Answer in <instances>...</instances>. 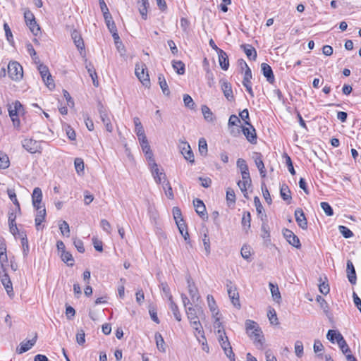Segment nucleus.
Here are the masks:
<instances>
[{
  "label": "nucleus",
  "mask_w": 361,
  "mask_h": 361,
  "mask_svg": "<svg viewBox=\"0 0 361 361\" xmlns=\"http://www.w3.org/2000/svg\"><path fill=\"white\" fill-rule=\"evenodd\" d=\"M185 312L191 326L195 331V336L197 337V336L200 335L206 341L203 327L200 322V319L203 320L205 319V314L202 308L195 305V307H188L186 308Z\"/></svg>",
  "instance_id": "1"
},
{
  "label": "nucleus",
  "mask_w": 361,
  "mask_h": 361,
  "mask_svg": "<svg viewBox=\"0 0 361 361\" xmlns=\"http://www.w3.org/2000/svg\"><path fill=\"white\" fill-rule=\"evenodd\" d=\"M245 329L249 336L254 339V343L258 348H262L264 338L262 329L257 322L247 319L245 321Z\"/></svg>",
  "instance_id": "2"
},
{
  "label": "nucleus",
  "mask_w": 361,
  "mask_h": 361,
  "mask_svg": "<svg viewBox=\"0 0 361 361\" xmlns=\"http://www.w3.org/2000/svg\"><path fill=\"white\" fill-rule=\"evenodd\" d=\"M8 111L13 126L18 128L20 124L18 115L24 113L22 104L18 100H16L13 103L8 105Z\"/></svg>",
  "instance_id": "3"
},
{
  "label": "nucleus",
  "mask_w": 361,
  "mask_h": 361,
  "mask_svg": "<svg viewBox=\"0 0 361 361\" xmlns=\"http://www.w3.org/2000/svg\"><path fill=\"white\" fill-rule=\"evenodd\" d=\"M8 74L10 78L19 81L23 76V70L21 65L17 61H11L7 66Z\"/></svg>",
  "instance_id": "4"
},
{
  "label": "nucleus",
  "mask_w": 361,
  "mask_h": 361,
  "mask_svg": "<svg viewBox=\"0 0 361 361\" xmlns=\"http://www.w3.org/2000/svg\"><path fill=\"white\" fill-rule=\"evenodd\" d=\"M147 70L146 65L143 63H137L135 65V73L139 80L145 86H148L150 83L149 75L145 73Z\"/></svg>",
  "instance_id": "5"
},
{
  "label": "nucleus",
  "mask_w": 361,
  "mask_h": 361,
  "mask_svg": "<svg viewBox=\"0 0 361 361\" xmlns=\"http://www.w3.org/2000/svg\"><path fill=\"white\" fill-rule=\"evenodd\" d=\"M37 69L41 75V77L47 85V87L49 89H54L55 87V85L54 83V80L52 79V77L51 74L49 73V69L47 66L40 63L37 66Z\"/></svg>",
  "instance_id": "6"
},
{
  "label": "nucleus",
  "mask_w": 361,
  "mask_h": 361,
  "mask_svg": "<svg viewBox=\"0 0 361 361\" xmlns=\"http://www.w3.org/2000/svg\"><path fill=\"white\" fill-rule=\"evenodd\" d=\"M226 288L228 297L232 304L238 309L240 308V303L239 300V294L237 291V288L232 284L231 281H226Z\"/></svg>",
  "instance_id": "7"
},
{
  "label": "nucleus",
  "mask_w": 361,
  "mask_h": 361,
  "mask_svg": "<svg viewBox=\"0 0 361 361\" xmlns=\"http://www.w3.org/2000/svg\"><path fill=\"white\" fill-rule=\"evenodd\" d=\"M186 280L188 283V292L191 298L192 302L195 304L199 301L200 298V295L198 293L197 288L196 287L190 275L188 274L186 276Z\"/></svg>",
  "instance_id": "8"
},
{
  "label": "nucleus",
  "mask_w": 361,
  "mask_h": 361,
  "mask_svg": "<svg viewBox=\"0 0 361 361\" xmlns=\"http://www.w3.org/2000/svg\"><path fill=\"white\" fill-rule=\"evenodd\" d=\"M149 166L151 169L152 174L156 181L157 183L159 184L163 183H165L166 181V176L165 173L164 172V170L162 169L160 171L158 168V165L156 162L149 163Z\"/></svg>",
  "instance_id": "9"
},
{
  "label": "nucleus",
  "mask_w": 361,
  "mask_h": 361,
  "mask_svg": "<svg viewBox=\"0 0 361 361\" xmlns=\"http://www.w3.org/2000/svg\"><path fill=\"white\" fill-rule=\"evenodd\" d=\"M98 111L100 115L101 120L104 125L105 126L106 130L111 133L113 131V126L111 123L110 118L106 112V111L104 109L103 105L99 102L98 105Z\"/></svg>",
  "instance_id": "10"
},
{
  "label": "nucleus",
  "mask_w": 361,
  "mask_h": 361,
  "mask_svg": "<svg viewBox=\"0 0 361 361\" xmlns=\"http://www.w3.org/2000/svg\"><path fill=\"white\" fill-rule=\"evenodd\" d=\"M283 235L288 243L296 248L300 247L301 245L298 237L293 231L288 228L283 230Z\"/></svg>",
  "instance_id": "11"
},
{
  "label": "nucleus",
  "mask_w": 361,
  "mask_h": 361,
  "mask_svg": "<svg viewBox=\"0 0 361 361\" xmlns=\"http://www.w3.org/2000/svg\"><path fill=\"white\" fill-rule=\"evenodd\" d=\"M22 145L27 152L32 154L39 152L41 148L39 142L32 139H25L23 140Z\"/></svg>",
  "instance_id": "12"
},
{
  "label": "nucleus",
  "mask_w": 361,
  "mask_h": 361,
  "mask_svg": "<svg viewBox=\"0 0 361 361\" xmlns=\"http://www.w3.org/2000/svg\"><path fill=\"white\" fill-rule=\"evenodd\" d=\"M37 334L35 333V336L31 340L24 341L20 343V346L16 348V352L18 354H22L28 351L32 348V346L35 345L37 342Z\"/></svg>",
  "instance_id": "13"
},
{
  "label": "nucleus",
  "mask_w": 361,
  "mask_h": 361,
  "mask_svg": "<svg viewBox=\"0 0 361 361\" xmlns=\"http://www.w3.org/2000/svg\"><path fill=\"white\" fill-rule=\"evenodd\" d=\"M252 78V71L250 68H247L245 71L244 78L243 80V85L246 88V90L249 93V94L253 97L254 93L252 89L251 80Z\"/></svg>",
  "instance_id": "14"
},
{
  "label": "nucleus",
  "mask_w": 361,
  "mask_h": 361,
  "mask_svg": "<svg viewBox=\"0 0 361 361\" xmlns=\"http://www.w3.org/2000/svg\"><path fill=\"white\" fill-rule=\"evenodd\" d=\"M248 126L250 127H242V131L244 135L246 137L247 140L250 143L255 144L257 142V134L255 132V129L251 124Z\"/></svg>",
  "instance_id": "15"
},
{
  "label": "nucleus",
  "mask_w": 361,
  "mask_h": 361,
  "mask_svg": "<svg viewBox=\"0 0 361 361\" xmlns=\"http://www.w3.org/2000/svg\"><path fill=\"white\" fill-rule=\"evenodd\" d=\"M261 72L263 74V75L266 78L267 82H269L270 84H273L274 82V75L271 67L269 64L266 63H262L261 64Z\"/></svg>",
  "instance_id": "16"
},
{
  "label": "nucleus",
  "mask_w": 361,
  "mask_h": 361,
  "mask_svg": "<svg viewBox=\"0 0 361 361\" xmlns=\"http://www.w3.org/2000/svg\"><path fill=\"white\" fill-rule=\"evenodd\" d=\"M180 149L182 154L185 159L189 161L190 163L194 162V154L189 144L186 142H182L180 145Z\"/></svg>",
  "instance_id": "17"
},
{
  "label": "nucleus",
  "mask_w": 361,
  "mask_h": 361,
  "mask_svg": "<svg viewBox=\"0 0 361 361\" xmlns=\"http://www.w3.org/2000/svg\"><path fill=\"white\" fill-rule=\"evenodd\" d=\"M295 221L298 225L303 230L307 228V221L302 209L298 208L295 211Z\"/></svg>",
  "instance_id": "18"
},
{
  "label": "nucleus",
  "mask_w": 361,
  "mask_h": 361,
  "mask_svg": "<svg viewBox=\"0 0 361 361\" xmlns=\"http://www.w3.org/2000/svg\"><path fill=\"white\" fill-rule=\"evenodd\" d=\"M193 204L195 209V212L201 218H202L203 219L204 218H207L205 205L201 200L195 199L193 201Z\"/></svg>",
  "instance_id": "19"
},
{
  "label": "nucleus",
  "mask_w": 361,
  "mask_h": 361,
  "mask_svg": "<svg viewBox=\"0 0 361 361\" xmlns=\"http://www.w3.org/2000/svg\"><path fill=\"white\" fill-rule=\"evenodd\" d=\"M220 82L221 84V90L224 92L225 97L228 101L233 100L234 97H233V94L231 85L228 82H227L226 80H221L220 81Z\"/></svg>",
  "instance_id": "20"
},
{
  "label": "nucleus",
  "mask_w": 361,
  "mask_h": 361,
  "mask_svg": "<svg viewBox=\"0 0 361 361\" xmlns=\"http://www.w3.org/2000/svg\"><path fill=\"white\" fill-rule=\"evenodd\" d=\"M172 212H173V216L174 220L176 221V224L178 228V230H181V228L183 230L184 224H185L182 217V213H181L180 209L178 207H174L172 209Z\"/></svg>",
  "instance_id": "21"
},
{
  "label": "nucleus",
  "mask_w": 361,
  "mask_h": 361,
  "mask_svg": "<svg viewBox=\"0 0 361 361\" xmlns=\"http://www.w3.org/2000/svg\"><path fill=\"white\" fill-rule=\"evenodd\" d=\"M220 345L228 358H229L231 361H235V354L233 352L227 336H225V341L221 342V344Z\"/></svg>",
  "instance_id": "22"
},
{
  "label": "nucleus",
  "mask_w": 361,
  "mask_h": 361,
  "mask_svg": "<svg viewBox=\"0 0 361 361\" xmlns=\"http://www.w3.org/2000/svg\"><path fill=\"white\" fill-rule=\"evenodd\" d=\"M71 37L78 49L82 51L85 49V44L80 33L76 30H73L71 32Z\"/></svg>",
  "instance_id": "23"
},
{
  "label": "nucleus",
  "mask_w": 361,
  "mask_h": 361,
  "mask_svg": "<svg viewBox=\"0 0 361 361\" xmlns=\"http://www.w3.org/2000/svg\"><path fill=\"white\" fill-rule=\"evenodd\" d=\"M219 62L224 71H227L229 67V61L227 54L224 50L218 51Z\"/></svg>",
  "instance_id": "24"
},
{
  "label": "nucleus",
  "mask_w": 361,
  "mask_h": 361,
  "mask_svg": "<svg viewBox=\"0 0 361 361\" xmlns=\"http://www.w3.org/2000/svg\"><path fill=\"white\" fill-rule=\"evenodd\" d=\"M240 48L243 49L247 58L250 60L255 61L257 59V51L256 49L250 44H242Z\"/></svg>",
  "instance_id": "25"
},
{
  "label": "nucleus",
  "mask_w": 361,
  "mask_h": 361,
  "mask_svg": "<svg viewBox=\"0 0 361 361\" xmlns=\"http://www.w3.org/2000/svg\"><path fill=\"white\" fill-rule=\"evenodd\" d=\"M37 210V215L35 217V225L37 229H39V226L44 221L46 216V209L45 207H35Z\"/></svg>",
  "instance_id": "26"
},
{
  "label": "nucleus",
  "mask_w": 361,
  "mask_h": 361,
  "mask_svg": "<svg viewBox=\"0 0 361 361\" xmlns=\"http://www.w3.org/2000/svg\"><path fill=\"white\" fill-rule=\"evenodd\" d=\"M32 199L34 207H40L39 204L42 200V192L39 188L37 187L34 188L32 195Z\"/></svg>",
  "instance_id": "27"
},
{
  "label": "nucleus",
  "mask_w": 361,
  "mask_h": 361,
  "mask_svg": "<svg viewBox=\"0 0 361 361\" xmlns=\"http://www.w3.org/2000/svg\"><path fill=\"white\" fill-rule=\"evenodd\" d=\"M280 195L284 201H287L288 204L290 203V200H292V197L290 195V190L287 185L283 184L281 186Z\"/></svg>",
  "instance_id": "28"
},
{
  "label": "nucleus",
  "mask_w": 361,
  "mask_h": 361,
  "mask_svg": "<svg viewBox=\"0 0 361 361\" xmlns=\"http://www.w3.org/2000/svg\"><path fill=\"white\" fill-rule=\"evenodd\" d=\"M208 306L210 310V311L213 314V317H216V315H218L219 314V311L218 310V307L216 304V301L214 298V297L212 295H208L207 297Z\"/></svg>",
  "instance_id": "29"
},
{
  "label": "nucleus",
  "mask_w": 361,
  "mask_h": 361,
  "mask_svg": "<svg viewBox=\"0 0 361 361\" xmlns=\"http://www.w3.org/2000/svg\"><path fill=\"white\" fill-rule=\"evenodd\" d=\"M158 80L163 94L166 96H169L170 90L163 74L158 75Z\"/></svg>",
  "instance_id": "30"
},
{
  "label": "nucleus",
  "mask_w": 361,
  "mask_h": 361,
  "mask_svg": "<svg viewBox=\"0 0 361 361\" xmlns=\"http://www.w3.org/2000/svg\"><path fill=\"white\" fill-rule=\"evenodd\" d=\"M269 286L270 287L273 300L276 302H279L281 300V296L278 286L272 283H269Z\"/></svg>",
  "instance_id": "31"
},
{
  "label": "nucleus",
  "mask_w": 361,
  "mask_h": 361,
  "mask_svg": "<svg viewBox=\"0 0 361 361\" xmlns=\"http://www.w3.org/2000/svg\"><path fill=\"white\" fill-rule=\"evenodd\" d=\"M319 281V283L318 286L320 293L323 295H327L330 290L327 278L325 276L324 280L323 281L322 278L320 277Z\"/></svg>",
  "instance_id": "32"
},
{
  "label": "nucleus",
  "mask_w": 361,
  "mask_h": 361,
  "mask_svg": "<svg viewBox=\"0 0 361 361\" xmlns=\"http://www.w3.org/2000/svg\"><path fill=\"white\" fill-rule=\"evenodd\" d=\"M250 222H251V214L249 212H244L242 217L241 224L243 228L247 232V230L250 228Z\"/></svg>",
  "instance_id": "33"
},
{
  "label": "nucleus",
  "mask_w": 361,
  "mask_h": 361,
  "mask_svg": "<svg viewBox=\"0 0 361 361\" xmlns=\"http://www.w3.org/2000/svg\"><path fill=\"white\" fill-rule=\"evenodd\" d=\"M341 336H342V334L340 332L330 329L327 332L326 338L331 343H334L335 341L337 342V341H339Z\"/></svg>",
  "instance_id": "34"
},
{
  "label": "nucleus",
  "mask_w": 361,
  "mask_h": 361,
  "mask_svg": "<svg viewBox=\"0 0 361 361\" xmlns=\"http://www.w3.org/2000/svg\"><path fill=\"white\" fill-rule=\"evenodd\" d=\"M154 338L156 341V344H157V348L161 352H165V350H166V349L164 348L165 342H164V340L162 336L161 335V334L159 332L155 333Z\"/></svg>",
  "instance_id": "35"
},
{
  "label": "nucleus",
  "mask_w": 361,
  "mask_h": 361,
  "mask_svg": "<svg viewBox=\"0 0 361 361\" xmlns=\"http://www.w3.org/2000/svg\"><path fill=\"white\" fill-rule=\"evenodd\" d=\"M172 66L179 75L185 73V64L181 61H173Z\"/></svg>",
  "instance_id": "36"
},
{
  "label": "nucleus",
  "mask_w": 361,
  "mask_h": 361,
  "mask_svg": "<svg viewBox=\"0 0 361 361\" xmlns=\"http://www.w3.org/2000/svg\"><path fill=\"white\" fill-rule=\"evenodd\" d=\"M337 343L339 345V348H341L343 354L348 355V353H350V349L348 347L343 336H341V337H339V341H337Z\"/></svg>",
  "instance_id": "37"
},
{
  "label": "nucleus",
  "mask_w": 361,
  "mask_h": 361,
  "mask_svg": "<svg viewBox=\"0 0 361 361\" xmlns=\"http://www.w3.org/2000/svg\"><path fill=\"white\" fill-rule=\"evenodd\" d=\"M202 112L206 121L209 122L214 121L213 114L207 106L203 105L202 106Z\"/></svg>",
  "instance_id": "38"
},
{
  "label": "nucleus",
  "mask_w": 361,
  "mask_h": 361,
  "mask_svg": "<svg viewBox=\"0 0 361 361\" xmlns=\"http://www.w3.org/2000/svg\"><path fill=\"white\" fill-rule=\"evenodd\" d=\"M261 189L263 197L268 204H271L272 202L270 193L264 182L261 183Z\"/></svg>",
  "instance_id": "39"
},
{
  "label": "nucleus",
  "mask_w": 361,
  "mask_h": 361,
  "mask_svg": "<svg viewBox=\"0 0 361 361\" xmlns=\"http://www.w3.org/2000/svg\"><path fill=\"white\" fill-rule=\"evenodd\" d=\"M169 302H170V308L173 312V316L175 317V318L177 321L180 322L181 320V314L179 312L178 305L173 302V300H171Z\"/></svg>",
  "instance_id": "40"
},
{
  "label": "nucleus",
  "mask_w": 361,
  "mask_h": 361,
  "mask_svg": "<svg viewBox=\"0 0 361 361\" xmlns=\"http://www.w3.org/2000/svg\"><path fill=\"white\" fill-rule=\"evenodd\" d=\"M262 238L265 240H270V233H269V227L267 223L263 222L262 224Z\"/></svg>",
  "instance_id": "41"
},
{
  "label": "nucleus",
  "mask_w": 361,
  "mask_h": 361,
  "mask_svg": "<svg viewBox=\"0 0 361 361\" xmlns=\"http://www.w3.org/2000/svg\"><path fill=\"white\" fill-rule=\"evenodd\" d=\"M267 317L269 320L271 324L277 325L279 324L278 317L276 315V312L274 308H270L267 312Z\"/></svg>",
  "instance_id": "42"
},
{
  "label": "nucleus",
  "mask_w": 361,
  "mask_h": 361,
  "mask_svg": "<svg viewBox=\"0 0 361 361\" xmlns=\"http://www.w3.org/2000/svg\"><path fill=\"white\" fill-rule=\"evenodd\" d=\"M9 159L8 156L0 151V169H7L9 166Z\"/></svg>",
  "instance_id": "43"
},
{
  "label": "nucleus",
  "mask_w": 361,
  "mask_h": 361,
  "mask_svg": "<svg viewBox=\"0 0 361 361\" xmlns=\"http://www.w3.org/2000/svg\"><path fill=\"white\" fill-rule=\"evenodd\" d=\"M104 18L106 25L109 32L110 31H116V27L114 23V21L112 19L111 15H109V16L107 15L106 16H104Z\"/></svg>",
  "instance_id": "44"
},
{
  "label": "nucleus",
  "mask_w": 361,
  "mask_h": 361,
  "mask_svg": "<svg viewBox=\"0 0 361 361\" xmlns=\"http://www.w3.org/2000/svg\"><path fill=\"white\" fill-rule=\"evenodd\" d=\"M162 184H163V189L164 190L165 194L168 197V198H169L171 200L173 199L174 196H173L172 188L170 185V183L166 180V181H165L164 183L163 182Z\"/></svg>",
  "instance_id": "45"
},
{
  "label": "nucleus",
  "mask_w": 361,
  "mask_h": 361,
  "mask_svg": "<svg viewBox=\"0 0 361 361\" xmlns=\"http://www.w3.org/2000/svg\"><path fill=\"white\" fill-rule=\"evenodd\" d=\"M26 25L29 27L30 31L34 35L37 36L38 35L40 30V27L37 24L35 19L34 20V21L32 20V22L30 21L27 23Z\"/></svg>",
  "instance_id": "46"
},
{
  "label": "nucleus",
  "mask_w": 361,
  "mask_h": 361,
  "mask_svg": "<svg viewBox=\"0 0 361 361\" xmlns=\"http://www.w3.org/2000/svg\"><path fill=\"white\" fill-rule=\"evenodd\" d=\"M61 259L68 265L73 264L74 259L72 257V255L68 252H66L65 250H63L61 254Z\"/></svg>",
  "instance_id": "47"
},
{
  "label": "nucleus",
  "mask_w": 361,
  "mask_h": 361,
  "mask_svg": "<svg viewBox=\"0 0 361 361\" xmlns=\"http://www.w3.org/2000/svg\"><path fill=\"white\" fill-rule=\"evenodd\" d=\"M199 152L202 156H205L207 153V144L204 138L199 140Z\"/></svg>",
  "instance_id": "48"
},
{
  "label": "nucleus",
  "mask_w": 361,
  "mask_h": 361,
  "mask_svg": "<svg viewBox=\"0 0 361 361\" xmlns=\"http://www.w3.org/2000/svg\"><path fill=\"white\" fill-rule=\"evenodd\" d=\"M19 236L20 238L21 244L23 248V252L26 254V252L29 251V245L27 235L25 233L22 232L21 233H19Z\"/></svg>",
  "instance_id": "49"
},
{
  "label": "nucleus",
  "mask_w": 361,
  "mask_h": 361,
  "mask_svg": "<svg viewBox=\"0 0 361 361\" xmlns=\"http://www.w3.org/2000/svg\"><path fill=\"white\" fill-rule=\"evenodd\" d=\"M183 102L185 106L190 109H193L195 106L192 98L187 94L183 95Z\"/></svg>",
  "instance_id": "50"
},
{
  "label": "nucleus",
  "mask_w": 361,
  "mask_h": 361,
  "mask_svg": "<svg viewBox=\"0 0 361 361\" xmlns=\"http://www.w3.org/2000/svg\"><path fill=\"white\" fill-rule=\"evenodd\" d=\"M160 288H161L163 293H164L165 296L169 299V300H173V297L171 294L170 288L168 284L165 282H161L160 284Z\"/></svg>",
  "instance_id": "51"
},
{
  "label": "nucleus",
  "mask_w": 361,
  "mask_h": 361,
  "mask_svg": "<svg viewBox=\"0 0 361 361\" xmlns=\"http://www.w3.org/2000/svg\"><path fill=\"white\" fill-rule=\"evenodd\" d=\"M321 207L327 216H331L334 215V210L328 202H321Z\"/></svg>",
  "instance_id": "52"
},
{
  "label": "nucleus",
  "mask_w": 361,
  "mask_h": 361,
  "mask_svg": "<svg viewBox=\"0 0 361 361\" xmlns=\"http://www.w3.org/2000/svg\"><path fill=\"white\" fill-rule=\"evenodd\" d=\"M134 123H135V133L137 135L145 133L143 126L138 118H137V117L134 118Z\"/></svg>",
  "instance_id": "53"
},
{
  "label": "nucleus",
  "mask_w": 361,
  "mask_h": 361,
  "mask_svg": "<svg viewBox=\"0 0 361 361\" xmlns=\"http://www.w3.org/2000/svg\"><path fill=\"white\" fill-rule=\"evenodd\" d=\"M8 195L11 200L16 206V209L20 212V204L17 200L16 195L14 190H8Z\"/></svg>",
  "instance_id": "54"
},
{
  "label": "nucleus",
  "mask_w": 361,
  "mask_h": 361,
  "mask_svg": "<svg viewBox=\"0 0 361 361\" xmlns=\"http://www.w3.org/2000/svg\"><path fill=\"white\" fill-rule=\"evenodd\" d=\"M338 231L345 238H349L353 235V232L345 226H339Z\"/></svg>",
  "instance_id": "55"
},
{
  "label": "nucleus",
  "mask_w": 361,
  "mask_h": 361,
  "mask_svg": "<svg viewBox=\"0 0 361 361\" xmlns=\"http://www.w3.org/2000/svg\"><path fill=\"white\" fill-rule=\"evenodd\" d=\"M295 353L297 357H301L303 355V344L302 341H297L295 343Z\"/></svg>",
  "instance_id": "56"
},
{
  "label": "nucleus",
  "mask_w": 361,
  "mask_h": 361,
  "mask_svg": "<svg viewBox=\"0 0 361 361\" xmlns=\"http://www.w3.org/2000/svg\"><path fill=\"white\" fill-rule=\"evenodd\" d=\"M236 164L237 167L240 170L241 173L249 171L248 166L246 164L245 160H244L243 159L239 158L237 160Z\"/></svg>",
  "instance_id": "57"
},
{
  "label": "nucleus",
  "mask_w": 361,
  "mask_h": 361,
  "mask_svg": "<svg viewBox=\"0 0 361 361\" xmlns=\"http://www.w3.org/2000/svg\"><path fill=\"white\" fill-rule=\"evenodd\" d=\"M226 200L229 203L234 204L235 202V195L234 190L228 188L226 190Z\"/></svg>",
  "instance_id": "58"
},
{
  "label": "nucleus",
  "mask_w": 361,
  "mask_h": 361,
  "mask_svg": "<svg viewBox=\"0 0 361 361\" xmlns=\"http://www.w3.org/2000/svg\"><path fill=\"white\" fill-rule=\"evenodd\" d=\"M252 183H245L244 180H239L237 184L240 188L242 192H243L245 197L247 198V187L250 186Z\"/></svg>",
  "instance_id": "59"
},
{
  "label": "nucleus",
  "mask_w": 361,
  "mask_h": 361,
  "mask_svg": "<svg viewBox=\"0 0 361 361\" xmlns=\"http://www.w3.org/2000/svg\"><path fill=\"white\" fill-rule=\"evenodd\" d=\"M76 342L80 345H82L85 343V334L82 329L78 331L76 334Z\"/></svg>",
  "instance_id": "60"
},
{
  "label": "nucleus",
  "mask_w": 361,
  "mask_h": 361,
  "mask_svg": "<svg viewBox=\"0 0 361 361\" xmlns=\"http://www.w3.org/2000/svg\"><path fill=\"white\" fill-rule=\"evenodd\" d=\"M75 168L78 173L83 171L84 170V162L80 158H76L74 161Z\"/></svg>",
  "instance_id": "61"
},
{
  "label": "nucleus",
  "mask_w": 361,
  "mask_h": 361,
  "mask_svg": "<svg viewBox=\"0 0 361 361\" xmlns=\"http://www.w3.org/2000/svg\"><path fill=\"white\" fill-rule=\"evenodd\" d=\"M316 300L319 303L321 308L323 309L325 312H327L329 305L326 301L320 295L317 296Z\"/></svg>",
  "instance_id": "62"
},
{
  "label": "nucleus",
  "mask_w": 361,
  "mask_h": 361,
  "mask_svg": "<svg viewBox=\"0 0 361 361\" xmlns=\"http://www.w3.org/2000/svg\"><path fill=\"white\" fill-rule=\"evenodd\" d=\"M255 162L258 169L264 168V164L262 161V156L260 153H255Z\"/></svg>",
  "instance_id": "63"
},
{
  "label": "nucleus",
  "mask_w": 361,
  "mask_h": 361,
  "mask_svg": "<svg viewBox=\"0 0 361 361\" xmlns=\"http://www.w3.org/2000/svg\"><path fill=\"white\" fill-rule=\"evenodd\" d=\"M60 230L63 235L69 236L70 229L68 224L63 221L60 225Z\"/></svg>",
  "instance_id": "64"
}]
</instances>
